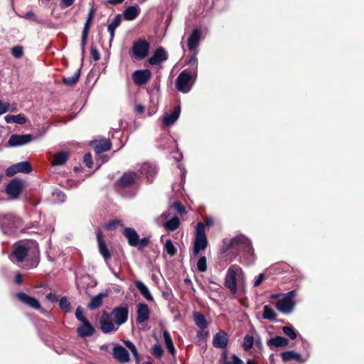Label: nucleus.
<instances>
[{
  "label": "nucleus",
  "mask_w": 364,
  "mask_h": 364,
  "mask_svg": "<svg viewBox=\"0 0 364 364\" xmlns=\"http://www.w3.org/2000/svg\"><path fill=\"white\" fill-rule=\"evenodd\" d=\"M225 250L235 249L238 252L245 253V262L249 264L254 261V252L250 241L245 236H237L231 240L226 239L223 241Z\"/></svg>",
  "instance_id": "1"
},
{
  "label": "nucleus",
  "mask_w": 364,
  "mask_h": 364,
  "mask_svg": "<svg viewBox=\"0 0 364 364\" xmlns=\"http://www.w3.org/2000/svg\"><path fill=\"white\" fill-rule=\"evenodd\" d=\"M244 276L242 268L237 265H231L228 271L225 281V287L228 288L232 294L237 292V282L242 279Z\"/></svg>",
  "instance_id": "2"
},
{
  "label": "nucleus",
  "mask_w": 364,
  "mask_h": 364,
  "mask_svg": "<svg viewBox=\"0 0 364 364\" xmlns=\"http://www.w3.org/2000/svg\"><path fill=\"white\" fill-rule=\"evenodd\" d=\"M208 245V240L205 235V226L203 223H198L196 228L195 239L193 242V254L197 256L200 251L204 250Z\"/></svg>",
  "instance_id": "3"
},
{
  "label": "nucleus",
  "mask_w": 364,
  "mask_h": 364,
  "mask_svg": "<svg viewBox=\"0 0 364 364\" xmlns=\"http://www.w3.org/2000/svg\"><path fill=\"white\" fill-rule=\"evenodd\" d=\"M196 75V68L192 71L188 70H183L176 80V87L181 92H188L193 85L191 82L193 76Z\"/></svg>",
  "instance_id": "4"
},
{
  "label": "nucleus",
  "mask_w": 364,
  "mask_h": 364,
  "mask_svg": "<svg viewBox=\"0 0 364 364\" xmlns=\"http://www.w3.org/2000/svg\"><path fill=\"white\" fill-rule=\"evenodd\" d=\"M123 234L127 239L128 244L132 247L143 249L149 243V237H146L140 239L136 231L132 228H124Z\"/></svg>",
  "instance_id": "5"
},
{
  "label": "nucleus",
  "mask_w": 364,
  "mask_h": 364,
  "mask_svg": "<svg viewBox=\"0 0 364 364\" xmlns=\"http://www.w3.org/2000/svg\"><path fill=\"white\" fill-rule=\"evenodd\" d=\"M296 294L294 290L289 291L282 299H279L275 306L282 314H290L295 306L294 298Z\"/></svg>",
  "instance_id": "6"
},
{
  "label": "nucleus",
  "mask_w": 364,
  "mask_h": 364,
  "mask_svg": "<svg viewBox=\"0 0 364 364\" xmlns=\"http://www.w3.org/2000/svg\"><path fill=\"white\" fill-rule=\"evenodd\" d=\"M20 223V219L13 213H0V228L6 234L10 233L13 229L16 228Z\"/></svg>",
  "instance_id": "7"
},
{
  "label": "nucleus",
  "mask_w": 364,
  "mask_h": 364,
  "mask_svg": "<svg viewBox=\"0 0 364 364\" xmlns=\"http://www.w3.org/2000/svg\"><path fill=\"white\" fill-rule=\"evenodd\" d=\"M23 188V181L18 178L12 179L6 186L5 193L11 200L17 199Z\"/></svg>",
  "instance_id": "8"
},
{
  "label": "nucleus",
  "mask_w": 364,
  "mask_h": 364,
  "mask_svg": "<svg viewBox=\"0 0 364 364\" xmlns=\"http://www.w3.org/2000/svg\"><path fill=\"white\" fill-rule=\"evenodd\" d=\"M37 243L35 242H28L19 245L14 250L13 255L18 262H21L29 254L32 248L37 249Z\"/></svg>",
  "instance_id": "9"
},
{
  "label": "nucleus",
  "mask_w": 364,
  "mask_h": 364,
  "mask_svg": "<svg viewBox=\"0 0 364 364\" xmlns=\"http://www.w3.org/2000/svg\"><path fill=\"white\" fill-rule=\"evenodd\" d=\"M149 48V43L146 41L139 40L134 43L132 53L136 59L141 60L147 56Z\"/></svg>",
  "instance_id": "10"
},
{
  "label": "nucleus",
  "mask_w": 364,
  "mask_h": 364,
  "mask_svg": "<svg viewBox=\"0 0 364 364\" xmlns=\"http://www.w3.org/2000/svg\"><path fill=\"white\" fill-rule=\"evenodd\" d=\"M112 320V317L108 313L104 312L102 314L100 323L103 333H109L117 330V327L115 326V323H113Z\"/></svg>",
  "instance_id": "11"
},
{
  "label": "nucleus",
  "mask_w": 364,
  "mask_h": 364,
  "mask_svg": "<svg viewBox=\"0 0 364 364\" xmlns=\"http://www.w3.org/2000/svg\"><path fill=\"white\" fill-rule=\"evenodd\" d=\"M110 316L112 317L114 323L119 326L127 321L128 309L125 306L114 308Z\"/></svg>",
  "instance_id": "12"
},
{
  "label": "nucleus",
  "mask_w": 364,
  "mask_h": 364,
  "mask_svg": "<svg viewBox=\"0 0 364 364\" xmlns=\"http://www.w3.org/2000/svg\"><path fill=\"white\" fill-rule=\"evenodd\" d=\"M33 136L31 134H12L9 141V146H18L25 145L31 141Z\"/></svg>",
  "instance_id": "13"
},
{
  "label": "nucleus",
  "mask_w": 364,
  "mask_h": 364,
  "mask_svg": "<svg viewBox=\"0 0 364 364\" xmlns=\"http://www.w3.org/2000/svg\"><path fill=\"white\" fill-rule=\"evenodd\" d=\"M151 75V73L149 70H138L133 73L132 78L136 85H142L149 80Z\"/></svg>",
  "instance_id": "14"
},
{
  "label": "nucleus",
  "mask_w": 364,
  "mask_h": 364,
  "mask_svg": "<svg viewBox=\"0 0 364 364\" xmlns=\"http://www.w3.org/2000/svg\"><path fill=\"white\" fill-rule=\"evenodd\" d=\"M16 297L21 301L22 303L28 305V306L35 309H40L41 306L39 301L34 297L30 296L26 293L19 292L16 294Z\"/></svg>",
  "instance_id": "15"
},
{
  "label": "nucleus",
  "mask_w": 364,
  "mask_h": 364,
  "mask_svg": "<svg viewBox=\"0 0 364 364\" xmlns=\"http://www.w3.org/2000/svg\"><path fill=\"white\" fill-rule=\"evenodd\" d=\"M228 343V333L224 331H220L214 336L213 339V345L217 348H225Z\"/></svg>",
  "instance_id": "16"
},
{
  "label": "nucleus",
  "mask_w": 364,
  "mask_h": 364,
  "mask_svg": "<svg viewBox=\"0 0 364 364\" xmlns=\"http://www.w3.org/2000/svg\"><path fill=\"white\" fill-rule=\"evenodd\" d=\"M97 240L100 253L105 260L109 259L112 257V255L105 242L103 240L102 232L100 230H98L97 232Z\"/></svg>",
  "instance_id": "17"
},
{
  "label": "nucleus",
  "mask_w": 364,
  "mask_h": 364,
  "mask_svg": "<svg viewBox=\"0 0 364 364\" xmlns=\"http://www.w3.org/2000/svg\"><path fill=\"white\" fill-rule=\"evenodd\" d=\"M167 58L168 55L166 50L160 47L155 50L154 55L149 58V63L153 65H158L166 60Z\"/></svg>",
  "instance_id": "18"
},
{
  "label": "nucleus",
  "mask_w": 364,
  "mask_h": 364,
  "mask_svg": "<svg viewBox=\"0 0 364 364\" xmlns=\"http://www.w3.org/2000/svg\"><path fill=\"white\" fill-rule=\"evenodd\" d=\"M92 146L97 154L109 151L112 147V143L109 139H102L92 141Z\"/></svg>",
  "instance_id": "19"
},
{
  "label": "nucleus",
  "mask_w": 364,
  "mask_h": 364,
  "mask_svg": "<svg viewBox=\"0 0 364 364\" xmlns=\"http://www.w3.org/2000/svg\"><path fill=\"white\" fill-rule=\"evenodd\" d=\"M138 180V175L133 171H128L120 178L119 184L123 187L130 186Z\"/></svg>",
  "instance_id": "20"
},
{
  "label": "nucleus",
  "mask_w": 364,
  "mask_h": 364,
  "mask_svg": "<svg viewBox=\"0 0 364 364\" xmlns=\"http://www.w3.org/2000/svg\"><path fill=\"white\" fill-rule=\"evenodd\" d=\"M156 173L157 170L154 165H151L149 163H144L141 166L140 173L144 176L148 181H152Z\"/></svg>",
  "instance_id": "21"
},
{
  "label": "nucleus",
  "mask_w": 364,
  "mask_h": 364,
  "mask_svg": "<svg viewBox=\"0 0 364 364\" xmlns=\"http://www.w3.org/2000/svg\"><path fill=\"white\" fill-rule=\"evenodd\" d=\"M113 355L120 363H127L130 360L128 351L121 346L114 348Z\"/></svg>",
  "instance_id": "22"
},
{
  "label": "nucleus",
  "mask_w": 364,
  "mask_h": 364,
  "mask_svg": "<svg viewBox=\"0 0 364 364\" xmlns=\"http://www.w3.org/2000/svg\"><path fill=\"white\" fill-rule=\"evenodd\" d=\"M149 309L147 304L140 303L137 305V318L139 323H143L149 318Z\"/></svg>",
  "instance_id": "23"
},
{
  "label": "nucleus",
  "mask_w": 364,
  "mask_h": 364,
  "mask_svg": "<svg viewBox=\"0 0 364 364\" xmlns=\"http://www.w3.org/2000/svg\"><path fill=\"white\" fill-rule=\"evenodd\" d=\"M180 113L181 107L178 105L174 108L173 112L164 114L162 119L164 124L166 126H170L173 124L179 117Z\"/></svg>",
  "instance_id": "24"
},
{
  "label": "nucleus",
  "mask_w": 364,
  "mask_h": 364,
  "mask_svg": "<svg viewBox=\"0 0 364 364\" xmlns=\"http://www.w3.org/2000/svg\"><path fill=\"white\" fill-rule=\"evenodd\" d=\"M267 344L271 349L274 348H283L288 346L289 341L284 337L277 336L268 340Z\"/></svg>",
  "instance_id": "25"
},
{
  "label": "nucleus",
  "mask_w": 364,
  "mask_h": 364,
  "mask_svg": "<svg viewBox=\"0 0 364 364\" xmlns=\"http://www.w3.org/2000/svg\"><path fill=\"white\" fill-rule=\"evenodd\" d=\"M77 332L80 337L84 338L92 336L95 333V328L87 321L77 327Z\"/></svg>",
  "instance_id": "26"
},
{
  "label": "nucleus",
  "mask_w": 364,
  "mask_h": 364,
  "mask_svg": "<svg viewBox=\"0 0 364 364\" xmlns=\"http://www.w3.org/2000/svg\"><path fill=\"white\" fill-rule=\"evenodd\" d=\"M200 38V32L198 29H194L188 40V47L190 50H193L198 46Z\"/></svg>",
  "instance_id": "27"
},
{
  "label": "nucleus",
  "mask_w": 364,
  "mask_h": 364,
  "mask_svg": "<svg viewBox=\"0 0 364 364\" xmlns=\"http://www.w3.org/2000/svg\"><path fill=\"white\" fill-rule=\"evenodd\" d=\"M140 13V9L138 6H128L124 11V17L127 21L135 19Z\"/></svg>",
  "instance_id": "28"
},
{
  "label": "nucleus",
  "mask_w": 364,
  "mask_h": 364,
  "mask_svg": "<svg viewBox=\"0 0 364 364\" xmlns=\"http://www.w3.org/2000/svg\"><path fill=\"white\" fill-rule=\"evenodd\" d=\"M281 356H282V360L284 362H288V361H291L293 360H295L300 363L304 362V360L301 358V355L299 353H296L294 350H289V351L283 352L281 354Z\"/></svg>",
  "instance_id": "29"
},
{
  "label": "nucleus",
  "mask_w": 364,
  "mask_h": 364,
  "mask_svg": "<svg viewBox=\"0 0 364 364\" xmlns=\"http://www.w3.org/2000/svg\"><path fill=\"white\" fill-rule=\"evenodd\" d=\"M135 286L137 288V289L139 291L141 294L147 300L149 301H153V296L151 294L148 287L141 281H136L135 282Z\"/></svg>",
  "instance_id": "30"
},
{
  "label": "nucleus",
  "mask_w": 364,
  "mask_h": 364,
  "mask_svg": "<svg viewBox=\"0 0 364 364\" xmlns=\"http://www.w3.org/2000/svg\"><path fill=\"white\" fill-rule=\"evenodd\" d=\"M69 158V154L66 151H60L55 154L51 162L52 166H62Z\"/></svg>",
  "instance_id": "31"
},
{
  "label": "nucleus",
  "mask_w": 364,
  "mask_h": 364,
  "mask_svg": "<svg viewBox=\"0 0 364 364\" xmlns=\"http://www.w3.org/2000/svg\"><path fill=\"white\" fill-rule=\"evenodd\" d=\"M122 21L121 16L119 14L117 15L112 23L108 26L107 30L110 35V43L113 41L114 37V32L116 28L119 26Z\"/></svg>",
  "instance_id": "32"
},
{
  "label": "nucleus",
  "mask_w": 364,
  "mask_h": 364,
  "mask_svg": "<svg viewBox=\"0 0 364 364\" xmlns=\"http://www.w3.org/2000/svg\"><path fill=\"white\" fill-rule=\"evenodd\" d=\"M193 319L196 326L199 327L200 329L203 330L207 328V321L205 320V316L202 314L195 311L193 313Z\"/></svg>",
  "instance_id": "33"
},
{
  "label": "nucleus",
  "mask_w": 364,
  "mask_h": 364,
  "mask_svg": "<svg viewBox=\"0 0 364 364\" xmlns=\"http://www.w3.org/2000/svg\"><path fill=\"white\" fill-rule=\"evenodd\" d=\"M80 70H77L72 76L64 77L63 78V82L65 85L72 87L77 82L80 77Z\"/></svg>",
  "instance_id": "34"
},
{
  "label": "nucleus",
  "mask_w": 364,
  "mask_h": 364,
  "mask_svg": "<svg viewBox=\"0 0 364 364\" xmlns=\"http://www.w3.org/2000/svg\"><path fill=\"white\" fill-rule=\"evenodd\" d=\"M180 225V220L178 217H173L171 219L164 223V227L166 230L169 231H173L176 230Z\"/></svg>",
  "instance_id": "35"
},
{
  "label": "nucleus",
  "mask_w": 364,
  "mask_h": 364,
  "mask_svg": "<svg viewBox=\"0 0 364 364\" xmlns=\"http://www.w3.org/2000/svg\"><path fill=\"white\" fill-rule=\"evenodd\" d=\"M163 337H164V342H165L167 350H168V352L170 353L173 355L176 352V350L173 346L172 339H171V337L169 333L166 331H164L163 332Z\"/></svg>",
  "instance_id": "36"
},
{
  "label": "nucleus",
  "mask_w": 364,
  "mask_h": 364,
  "mask_svg": "<svg viewBox=\"0 0 364 364\" xmlns=\"http://www.w3.org/2000/svg\"><path fill=\"white\" fill-rule=\"evenodd\" d=\"M263 318L269 321H274L276 319L277 314L274 309L268 305H265L263 307Z\"/></svg>",
  "instance_id": "37"
},
{
  "label": "nucleus",
  "mask_w": 364,
  "mask_h": 364,
  "mask_svg": "<svg viewBox=\"0 0 364 364\" xmlns=\"http://www.w3.org/2000/svg\"><path fill=\"white\" fill-rule=\"evenodd\" d=\"M105 296L106 294H99L98 295L92 297L91 301L88 305L90 309H95L100 306L102 303V298L105 297Z\"/></svg>",
  "instance_id": "38"
},
{
  "label": "nucleus",
  "mask_w": 364,
  "mask_h": 364,
  "mask_svg": "<svg viewBox=\"0 0 364 364\" xmlns=\"http://www.w3.org/2000/svg\"><path fill=\"white\" fill-rule=\"evenodd\" d=\"M18 173H28L32 171L31 166L28 161H22L15 164Z\"/></svg>",
  "instance_id": "39"
},
{
  "label": "nucleus",
  "mask_w": 364,
  "mask_h": 364,
  "mask_svg": "<svg viewBox=\"0 0 364 364\" xmlns=\"http://www.w3.org/2000/svg\"><path fill=\"white\" fill-rule=\"evenodd\" d=\"M164 251L170 256H173L177 252L176 247L173 245V242L170 240H167L164 244Z\"/></svg>",
  "instance_id": "40"
},
{
  "label": "nucleus",
  "mask_w": 364,
  "mask_h": 364,
  "mask_svg": "<svg viewBox=\"0 0 364 364\" xmlns=\"http://www.w3.org/2000/svg\"><path fill=\"white\" fill-rule=\"evenodd\" d=\"M254 344V338L252 336L246 335L244 338L242 347L245 350H250Z\"/></svg>",
  "instance_id": "41"
},
{
  "label": "nucleus",
  "mask_w": 364,
  "mask_h": 364,
  "mask_svg": "<svg viewBox=\"0 0 364 364\" xmlns=\"http://www.w3.org/2000/svg\"><path fill=\"white\" fill-rule=\"evenodd\" d=\"M59 306L65 312H69L70 311V303L66 296H63L60 299Z\"/></svg>",
  "instance_id": "42"
},
{
  "label": "nucleus",
  "mask_w": 364,
  "mask_h": 364,
  "mask_svg": "<svg viewBox=\"0 0 364 364\" xmlns=\"http://www.w3.org/2000/svg\"><path fill=\"white\" fill-rule=\"evenodd\" d=\"M197 269L200 272H204L207 270L206 257L203 256L197 262Z\"/></svg>",
  "instance_id": "43"
},
{
  "label": "nucleus",
  "mask_w": 364,
  "mask_h": 364,
  "mask_svg": "<svg viewBox=\"0 0 364 364\" xmlns=\"http://www.w3.org/2000/svg\"><path fill=\"white\" fill-rule=\"evenodd\" d=\"M282 331L284 334L289 336L291 340H294L297 336V333L294 328L290 326H284Z\"/></svg>",
  "instance_id": "44"
},
{
  "label": "nucleus",
  "mask_w": 364,
  "mask_h": 364,
  "mask_svg": "<svg viewBox=\"0 0 364 364\" xmlns=\"http://www.w3.org/2000/svg\"><path fill=\"white\" fill-rule=\"evenodd\" d=\"M11 54L15 58H21L23 55V48L21 46H16L11 48Z\"/></svg>",
  "instance_id": "45"
},
{
  "label": "nucleus",
  "mask_w": 364,
  "mask_h": 364,
  "mask_svg": "<svg viewBox=\"0 0 364 364\" xmlns=\"http://www.w3.org/2000/svg\"><path fill=\"white\" fill-rule=\"evenodd\" d=\"M163 353L164 350L159 343H156L154 345L151 353L154 357L160 358L163 355Z\"/></svg>",
  "instance_id": "46"
},
{
  "label": "nucleus",
  "mask_w": 364,
  "mask_h": 364,
  "mask_svg": "<svg viewBox=\"0 0 364 364\" xmlns=\"http://www.w3.org/2000/svg\"><path fill=\"white\" fill-rule=\"evenodd\" d=\"M75 316L82 323L87 321V319L85 317L83 311L81 306H78L76 309Z\"/></svg>",
  "instance_id": "47"
},
{
  "label": "nucleus",
  "mask_w": 364,
  "mask_h": 364,
  "mask_svg": "<svg viewBox=\"0 0 364 364\" xmlns=\"http://www.w3.org/2000/svg\"><path fill=\"white\" fill-rule=\"evenodd\" d=\"M14 122L18 124H23L26 122L27 118L23 114H18L14 116Z\"/></svg>",
  "instance_id": "48"
},
{
  "label": "nucleus",
  "mask_w": 364,
  "mask_h": 364,
  "mask_svg": "<svg viewBox=\"0 0 364 364\" xmlns=\"http://www.w3.org/2000/svg\"><path fill=\"white\" fill-rule=\"evenodd\" d=\"M53 196L58 202H64L65 200V195L60 191L56 190L53 193Z\"/></svg>",
  "instance_id": "49"
},
{
  "label": "nucleus",
  "mask_w": 364,
  "mask_h": 364,
  "mask_svg": "<svg viewBox=\"0 0 364 364\" xmlns=\"http://www.w3.org/2000/svg\"><path fill=\"white\" fill-rule=\"evenodd\" d=\"M124 343H125L126 346L131 350V352L134 355V357L136 359H138V352H137L136 348L134 345V343L129 341H125Z\"/></svg>",
  "instance_id": "50"
},
{
  "label": "nucleus",
  "mask_w": 364,
  "mask_h": 364,
  "mask_svg": "<svg viewBox=\"0 0 364 364\" xmlns=\"http://www.w3.org/2000/svg\"><path fill=\"white\" fill-rule=\"evenodd\" d=\"M223 364H244L243 361L236 355H232V361L225 360Z\"/></svg>",
  "instance_id": "51"
},
{
  "label": "nucleus",
  "mask_w": 364,
  "mask_h": 364,
  "mask_svg": "<svg viewBox=\"0 0 364 364\" xmlns=\"http://www.w3.org/2000/svg\"><path fill=\"white\" fill-rule=\"evenodd\" d=\"M169 217V214L168 213H162L159 217L156 218L155 221L159 225H163L165 223L164 220L168 219Z\"/></svg>",
  "instance_id": "52"
},
{
  "label": "nucleus",
  "mask_w": 364,
  "mask_h": 364,
  "mask_svg": "<svg viewBox=\"0 0 364 364\" xmlns=\"http://www.w3.org/2000/svg\"><path fill=\"white\" fill-rule=\"evenodd\" d=\"M83 161L88 168L92 167V164H93L92 158V155L90 153L85 154V155L84 156V158H83Z\"/></svg>",
  "instance_id": "53"
},
{
  "label": "nucleus",
  "mask_w": 364,
  "mask_h": 364,
  "mask_svg": "<svg viewBox=\"0 0 364 364\" xmlns=\"http://www.w3.org/2000/svg\"><path fill=\"white\" fill-rule=\"evenodd\" d=\"M90 55L92 58L95 61H97L100 59V55L97 50V49L95 47L92 46L90 50Z\"/></svg>",
  "instance_id": "54"
},
{
  "label": "nucleus",
  "mask_w": 364,
  "mask_h": 364,
  "mask_svg": "<svg viewBox=\"0 0 364 364\" xmlns=\"http://www.w3.org/2000/svg\"><path fill=\"white\" fill-rule=\"evenodd\" d=\"M88 33L89 32L82 31V33L81 45H82V55L85 53V46L86 43H87V38Z\"/></svg>",
  "instance_id": "55"
},
{
  "label": "nucleus",
  "mask_w": 364,
  "mask_h": 364,
  "mask_svg": "<svg viewBox=\"0 0 364 364\" xmlns=\"http://www.w3.org/2000/svg\"><path fill=\"white\" fill-rule=\"evenodd\" d=\"M17 173H18V171H17L15 164L9 166L6 171V176H12Z\"/></svg>",
  "instance_id": "56"
},
{
  "label": "nucleus",
  "mask_w": 364,
  "mask_h": 364,
  "mask_svg": "<svg viewBox=\"0 0 364 364\" xmlns=\"http://www.w3.org/2000/svg\"><path fill=\"white\" fill-rule=\"evenodd\" d=\"M116 225L122 226L123 224H122V221L119 220H113V221L108 223L106 225V228L107 229H113L114 228H115Z\"/></svg>",
  "instance_id": "57"
},
{
  "label": "nucleus",
  "mask_w": 364,
  "mask_h": 364,
  "mask_svg": "<svg viewBox=\"0 0 364 364\" xmlns=\"http://www.w3.org/2000/svg\"><path fill=\"white\" fill-rule=\"evenodd\" d=\"M9 104L7 102H4L0 100V115L6 113L9 110Z\"/></svg>",
  "instance_id": "58"
},
{
  "label": "nucleus",
  "mask_w": 364,
  "mask_h": 364,
  "mask_svg": "<svg viewBox=\"0 0 364 364\" xmlns=\"http://www.w3.org/2000/svg\"><path fill=\"white\" fill-rule=\"evenodd\" d=\"M92 20L90 19V18H87L82 31L89 32L90 26L92 25Z\"/></svg>",
  "instance_id": "59"
},
{
  "label": "nucleus",
  "mask_w": 364,
  "mask_h": 364,
  "mask_svg": "<svg viewBox=\"0 0 364 364\" xmlns=\"http://www.w3.org/2000/svg\"><path fill=\"white\" fill-rule=\"evenodd\" d=\"M264 274H259L258 277L256 278L255 281L254 282V286L258 287L264 280Z\"/></svg>",
  "instance_id": "60"
},
{
  "label": "nucleus",
  "mask_w": 364,
  "mask_h": 364,
  "mask_svg": "<svg viewBox=\"0 0 364 364\" xmlns=\"http://www.w3.org/2000/svg\"><path fill=\"white\" fill-rule=\"evenodd\" d=\"M174 208L177 210V212L181 214L185 212V208L179 203H176L174 205Z\"/></svg>",
  "instance_id": "61"
},
{
  "label": "nucleus",
  "mask_w": 364,
  "mask_h": 364,
  "mask_svg": "<svg viewBox=\"0 0 364 364\" xmlns=\"http://www.w3.org/2000/svg\"><path fill=\"white\" fill-rule=\"evenodd\" d=\"M46 299L52 302L57 301V296L53 293H49L46 295Z\"/></svg>",
  "instance_id": "62"
},
{
  "label": "nucleus",
  "mask_w": 364,
  "mask_h": 364,
  "mask_svg": "<svg viewBox=\"0 0 364 364\" xmlns=\"http://www.w3.org/2000/svg\"><path fill=\"white\" fill-rule=\"evenodd\" d=\"M75 0H61L64 7L70 6L74 4Z\"/></svg>",
  "instance_id": "63"
},
{
  "label": "nucleus",
  "mask_w": 364,
  "mask_h": 364,
  "mask_svg": "<svg viewBox=\"0 0 364 364\" xmlns=\"http://www.w3.org/2000/svg\"><path fill=\"white\" fill-rule=\"evenodd\" d=\"M23 18H26V19H30L31 18H35V15L33 14V11H28L25 14L24 16H22Z\"/></svg>",
  "instance_id": "64"
}]
</instances>
